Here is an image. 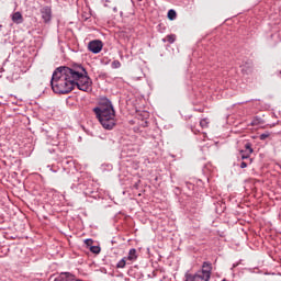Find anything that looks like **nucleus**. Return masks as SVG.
Listing matches in <instances>:
<instances>
[{"label": "nucleus", "mask_w": 281, "mask_h": 281, "mask_svg": "<svg viewBox=\"0 0 281 281\" xmlns=\"http://www.w3.org/2000/svg\"><path fill=\"white\" fill-rule=\"evenodd\" d=\"M241 150H244L248 155H251V153H254V148H251V143H246L245 144V149H241Z\"/></svg>", "instance_id": "nucleus-13"}, {"label": "nucleus", "mask_w": 281, "mask_h": 281, "mask_svg": "<svg viewBox=\"0 0 281 281\" xmlns=\"http://www.w3.org/2000/svg\"><path fill=\"white\" fill-rule=\"evenodd\" d=\"M91 254H100L102 251V248L100 246H90Z\"/></svg>", "instance_id": "nucleus-14"}, {"label": "nucleus", "mask_w": 281, "mask_h": 281, "mask_svg": "<svg viewBox=\"0 0 281 281\" xmlns=\"http://www.w3.org/2000/svg\"><path fill=\"white\" fill-rule=\"evenodd\" d=\"M76 280V274L71 272H60L54 281H74Z\"/></svg>", "instance_id": "nucleus-4"}, {"label": "nucleus", "mask_w": 281, "mask_h": 281, "mask_svg": "<svg viewBox=\"0 0 281 281\" xmlns=\"http://www.w3.org/2000/svg\"><path fill=\"white\" fill-rule=\"evenodd\" d=\"M270 133L269 132H266V133H262L261 135H259V139L261 142H265V139H267L268 137H270Z\"/></svg>", "instance_id": "nucleus-17"}, {"label": "nucleus", "mask_w": 281, "mask_h": 281, "mask_svg": "<svg viewBox=\"0 0 281 281\" xmlns=\"http://www.w3.org/2000/svg\"><path fill=\"white\" fill-rule=\"evenodd\" d=\"M125 259L127 260V265H133V262H135V260H137V249L132 248L128 251L127 257H125Z\"/></svg>", "instance_id": "nucleus-7"}, {"label": "nucleus", "mask_w": 281, "mask_h": 281, "mask_svg": "<svg viewBox=\"0 0 281 281\" xmlns=\"http://www.w3.org/2000/svg\"><path fill=\"white\" fill-rule=\"evenodd\" d=\"M112 69H120L122 67V63L120 60H114L111 64Z\"/></svg>", "instance_id": "nucleus-15"}, {"label": "nucleus", "mask_w": 281, "mask_h": 281, "mask_svg": "<svg viewBox=\"0 0 281 281\" xmlns=\"http://www.w3.org/2000/svg\"><path fill=\"white\" fill-rule=\"evenodd\" d=\"M104 5H105V8H111V5L109 3H105Z\"/></svg>", "instance_id": "nucleus-22"}, {"label": "nucleus", "mask_w": 281, "mask_h": 281, "mask_svg": "<svg viewBox=\"0 0 281 281\" xmlns=\"http://www.w3.org/2000/svg\"><path fill=\"white\" fill-rule=\"evenodd\" d=\"M92 86L93 80L82 64L60 66L54 70L50 79L52 90L59 95L71 93L76 87L79 91L88 93L92 90Z\"/></svg>", "instance_id": "nucleus-1"}, {"label": "nucleus", "mask_w": 281, "mask_h": 281, "mask_svg": "<svg viewBox=\"0 0 281 281\" xmlns=\"http://www.w3.org/2000/svg\"><path fill=\"white\" fill-rule=\"evenodd\" d=\"M113 11H114V12H117V7H113Z\"/></svg>", "instance_id": "nucleus-21"}, {"label": "nucleus", "mask_w": 281, "mask_h": 281, "mask_svg": "<svg viewBox=\"0 0 281 281\" xmlns=\"http://www.w3.org/2000/svg\"><path fill=\"white\" fill-rule=\"evenodd\" d=\"M92 111L105 131H113L115 128V109L109 98H101L98 106L93 108Z\"/></svg>", "instance_id": "nucleus-2"}, {"label": "nucleus", "mask_w": 281, "mask_h": 281, "mask_svg": "<svg viewBox=\"0 0 281 281\" xmlns=\"http://www.w3.org/2000/svg\"><path fill=\"white\" fill-rule=\"evenodd\" d=\"M85 245L87 246V247H93V239H91V238H88V239H86L85 240Z\"/></svg>", "instance_id": "nucleus-18"}, {"label": "nucleus", "mask_w": 281, "mask_h": 281, "mask_svg": "<svg viewBox=\"0 0 281 281\" xmlns=\"http://www.w3.org/2000/svg\"><path fill=\"white\" fill-rule=\"evenodd\" d=\"M128 265V260L126 257H123L117 263H116V269H124Z\"/></svg>", "instance_id": "nucleus-10"}, {"label": "nucleus", "mask_w": 281, "mask_h": 281, "mask_svg": "<svg viewBox=\"0 0 281 281\" xmlns=\"http://www.w3.org/2000/svg\"><path fill=\"white\" fill-rule=\"evenodd\" d=\"M167 18L169 19V21H175V19H177V11L170 9L167 13Z\"/></svg>", "instance_id": "nucleus-11"}, {"label": "nucleus", "mask_w": 281, "mask_h": 281, "mask_svg": "<svg viewBox=\"0 0 281 281\" xmlns=\"http://www.w3.org/2000/svg\"><path fill=\"white\" fill-rule=\"evenodd\" d=\"M200 126H201V128H209V126H210V119H202L201 121H200Z\"/></svg>", "instance_id": "nucleus-12"}, {"label": "nucleus", "mask_w": 281, "mask_h": 281, "mask_svg": "<svg viewBox=\"0 0 281 281\" xmlns=\"http://www.w3.org/2000/svg\"><path fill=\"white\" fill-rule=\"evenodd\" d=\"M247 166H249V164H247V161H241L239 165L240 168H247Z\"/></svg>", "instance_id": "nucleus-19"}, {"label": "nucleus", "mask_w": 281, "mask_h": 281, "mask_svg": "<svg viewBox=\"0 0 281 281\" xmlns=\"http://www.w3.org/2000/svg\"><path fill=\"white\" fill-rule=\"evenodd\" d=\"M11 20L13 23H16V25H21V23H23V14H21V12H14L11 15Z\"/></svg>", "instance_id": "nucleus-8"}, {"label": "nucleus", "mask_w": 281, "mask_h": 281, "mask_svg": "<svg viewBox=\"0 0 281 281\" xmlns=\"http://www.w3.org/2000/svg\"><path fill=\"white\" fill-rule=\"evenodd\" d=\"M41 14L44 23H49L52 21V8L49 7L42 8Z\"/></svg>", "instance_id": "nucleus-6"}, {"label": "nucleus", "mask_w": 281, "mask_h": 281, "mask_svg": "<svg viewBox=\"0 0 281 281\" xmlns=\"http://www.w3.org/2000/svg\"><path fill=\"white\" fill-rule=\"evenodd\" d=\"M166 41H167V43L172 45V43H175V41H177V35H175V34L167 35L166 38H162L164 43H166Z\"/></svg>", "instance_id": "nucleus-9"}, {"label": "nucleus", "mask_w": 281, "mask_h": 281, "mask_svg": "<svg viewBox=\"0 0 281 281\" xmlns=\"http://www.w3.org/2000/svg\"><path fill=\"white\" fill-rule=\"evenodd\" d=\"M240 68L244 76L254 74V63L251 60H247L244 65L240 66Z\"/></svg>", "instance_id": "nucleus-5"}, {"label": "nucleus", "mask_w": 281, "mask_h": 281, "mask_svg": "<svg viewBox=\"0 0 281 281\" xmlns=\"http://www.w3.org/2000/svg\"><path fill=\"white\" fill-rule=\"evenodd\" d=\"M105 3H110V1H109V0H106V1H105Z\"/></svg>", "instance_id": "nucleus-23"}, {"label": "nucleus", "mask_w": 281, "mask_h": 281, "mask_svg": "<svg viewBox=\"0 0 281 281\" xmlns=\"http://www.w3.org/2000/svg\"><path fill=\"white\" fill-rule=\"evenodd\" d=\"M195 112L198 113H203V111H205L203 108H200V109H194Z\"/></svg>", "instance_id": "nucleus-20"}, {"label": "nucleus", "mask_w": 281, "mask_h": 281, "mask_svg": "<svg viewBox=\"0 0 281 281\" xmlns=\"http://www.w3.org/2000/svg\"><path fill=\"white\" fill-rule=\"evenodd\" d=\"M102 47H104V44L100 40H93L88 44V49L92 54H100V52H102Z\"/></svg>", "instance_id": "nucleus-3"}, {"label": "nucleus", "mask_w": 281, "mask_h": 281, "mask_svg": "<svg viewBox=\"0 0 281 281\" xmlns=\"http://www.w3.org/2000/svg\"><path fill=\"white\" fill-rule=\"evenodd\" d=\"M239 153H240V157H241L243 160L249 159V157H251V154H248L245 150H240Z\"/></svg>", "instance_id": "nucleus-16"}]
</instances>
